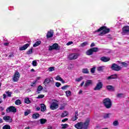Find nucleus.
I'll use <instances>...</instances> for the list:
<instances>
[{
  "label": "nucleus",
  "mask_w": 129,
  "mask_h": 129,
  "mask_svg": "<svg viewBox=\"0 0 129 129\" xmlns=\"http://www.w3.org/2000/svg\"><path fill=\"white\" fill-rule=\"evenodd\" d=\"M101 31H102V32L99 34V36H103V35H105V34H108V33H109V32H110V29L109 28H107L106 26H103L100 27L98 30H96L95 31V33L101 32Z\"/></svg>",
  "instance_id": "f257e3e1"
},
{
  "label": "nucleus",
  "mask_w": 129,
  "mask_h": 129,
  "mask_svg": "<svg viewBox=\"0 0 129 129\" xmlns=\"http://www.w3.org/2000/svg\"><path fill=\"white\" fill-rule=\"evenodd\" d=\"M103 104L105 108L109 109L112 106V102L109 98H106L103 100Z\"/></svg>",
  "instance_id": "f03ea898"
},
{
  "label": "nucleus",
  "mask_w": 129,
  "mask_h": 129,
  "mask_svg": "<svg viewBox=\"0 0 129 129\" xmlns=\"http://www.w3.org/2000/svg\"><path fill=\"white\" fill-rule=\"evenodd\" d=\"M99 50L100 49L98 48V47H93L88 50L86 53V55H88V56H90L91 55H92L93 53H96V52H98Z\"/></svg>",
  "instance_id": "7ed1b4c3"
},
{
  "label": "nucleus",
  "mask_w": 129,
  "mask_h": 129,
  "mask_svg": "<svg viewBox=\"0 0 129 129\" xmlns=\"http://www.w3.org/2000/svg\"><path fill=\"white\" fill-rule=\"evenodd\" d=\"M89 123H90V118H87L84 123H83V122H81V129L88 128Z\"/></svg>",
  "instance_id": "20e7f679"
},
{
  "label": "nucleus",
  "mask_w": 129,
  "mask_h": 129,
  "mask_svg": "<svg viewBox=\"0 0 129 129\" xmlns=\"http://www.w3.org/2000/svg\"><path fill=\"white\" fill-rule=\"evenodd\" d=\"M110 68L113 71H120L121 70V67L116 63H113Z\"/></svg>",
  "instance_id": "39448f33"
},
{
  "label": "nucleus",
  "mask_w": 129,
  "mask_h": 129,
  "mask_svg": "<svg viewBox=\"0 0 129 129\" xmlns=\"http://www.w3.org/2000/svg\"><path fill=\"white\" fill-rule=\"evenodd\" d=\"M49 51H52V50H60V46L58 43H54L52 45L49 46L48 48Z\"/></svg>",
  "instance_id": "423d86ee"
},
{
  "label": "nucleus",
  "mask_w": 129,
  "mask_h": 129,
  "mask_svg": "<svg viewBox=\"0 0 129 129\" xmlns=\"http://www.w3.org/2000/svg\"><path fill=\"white\" fill-rule=\"evenodd\" d=\"M20 77H21V75L19 72H16L15 73L14 77H13V81L14 82H18L19 80L20 79Z\"/></svg>",
  "instance_id": "0eeeda50"
},
{
  "label": "nucleus",
  "mask_w": 129,
  "mask_h": 129,
  "mask_svg": "<svg viewBox=\"0 0 129 129\" xmlns=\"http://www.w3.org/2000/svg\"><path fill=\"white\" fill-rule=\"evenodd\" d=\"M6 112L7 113H9V112H17V108L15 106H11L7 108Z\"/></svg>",
  "instance_id": "6e6552de"
},
{
  "label": "nucleus",
  "mask_w": 129,
  "mask_h": 129,
  "mask_svg": "<svg viewBox=\"0 0 129 129\" xmlns=\"http://www.w3.org/2000/svg\"><path fill=\"white\" fill-rule=\"evenodd\" d=\"M129 33V26H125L123 27L122 28V35H126V34H128Z\"/></svg>",
  "instance_id": "1a4fd4ad"
},
{
  "label": "nucleus",
  "mask_w": 129,
  "mask_h": 129,
  "mask_svg": "<svg viewBox=\"0 0 129 129\" xmlns=\"http://www.w3.org/2000/svg\"><path fill=\"white\" fill-rule=\"evenodd\" d=\"M58 107H59V105L55 102H53L50 106V108L51 110H55V109H57Z\"/></svg>",
  "instance_id": "9d476101"
},
{
  "label": "nucleus",
  "mask_w": 129,
  "mask_h": 129,
  "mask_svg": "<svg viewBox=\"0 0 129 129\" xmlns=\"http://www.w3.org/2000/svg\"><path fill=\"white\" fill-rule=\"evenodd\" d=\"M78 56H79V54L77 53H72L69 55V60H76L78 58Z\"/></svg>",
  "instance_id": "9b49d317"
},
{
  "label": "nucleus",
  "mask_w": 129,
  "mask_h": 129,
  "mask_svg": "<svg viewBox=\"0 0 129 129\" xmlns=\"http://www.w3.org/2000/svg\"><path fill=\"white\" fill-rule=\"evenodd\" d=\"M103 86V84H102V82H99L97 84L96 87L94 88V90H100V89L102 88Z\"/></svg>",
  "instance_id": "f8f14e48"
},
{
  "label": "nucleus",
  "mask_w": 129,
  "mask_h": 129,
  "mask_svg": "<svg viewBox=\"0 0 129 129\" xmlns=\"http://www.w3.org/2000/svg\"><path fill=\"white\" fill-rule=\"evenodd\" d=\"M54 81V80L53 79V78H46L43 84L45 85V87H47V84H49L50 82H53Z\"/></svg>",
  "instance_id": "ddd939ff"
},
{
  "label": "nucleus",
  "mask_w": 129,
  "mask_h": 129,
  "mask_svg": "<svg viewBox=\"0 0 129 129\" xmlns=\"http://www.w3.org/2000/svg\"><path fill=\"white\" fill-rule=\"evenodd\" d=\"M54 36V31L52 30H50L48 31L46 34L47 39H49V38H52Z\"/></svg>",
  "instance_id": "4468645a"
},
{
  "label": "nucleus",
  "mask_w": 129,
  "mask_h": 129,
  "mask_svg": "<svg viewBox=\"0 0 129 129\" xmlns=\"http://www.w3.org/2000/svg\"><path fill=\"white\" fill-rule=\"evenodd\" d=\"M30 46V44L26 43L24 44L23 46H21L19 47V50L20 51H24L25 50H26V49H28V48Z\"/></svg>",
  "instance_id": "2eb2a0df"
},
{
  "label": "nucleus",
  "mask_w": 129,
  "mask_h": 129,
  "mask_svg": "<svg viewBox=\"0 0 129 129\" xmlns=\"http://www.w3.org/2000/svg\"><path fill=\"white\" fill-rule=\"evenodd\" d=\"M3 119L7 122H12V121H13V119H12L10 116H5L3 117Z\"/></svg>",
  "instance_id": "dca6fc26"
},
{
  "label": "nucleus",
  "mask_w": 129,
  "mask_h": 129,
  "mask_svg": "<svg viewBox=\"0 0 129 129\" xmlns=\"http://www.w3.org/2000/svg\"><path fill=\"white\" fill-rule=\"evenodd\" d=\"M117 79V74L112 75L107 77V79L108 80H111V79Z\"/></svg>",
  "instance_id": "f3484780"
},
{
  "label": "nucleus",
  "mask_w": 129,
  "mask_h": 129,
  "mask_svg": "<svg viewBox=\"0 0 129 129\" xmlns=\"http://www.w3.org/2000/svg\"><path fill=\"white\" fill-rule=\"evenodd\" d=\"M100 60L102 62H108L110 60V58L106 57V56H102L100 58Z\"/></svg>",
  "instance_id": "a211bd4d"
},
{
  "label": "nucleus",
  "mask_w": 129,
  "mask_h": 129,
  "mask_svg": "<svg viewBox=\"0 0 129 129\" xmlns=\"http://www.w3.org/2000/svg\"><path fill=\"white\" fill-rule=\"evenodd\" d=\"M107 90L109 91H114V87L111 86V85H108L106 87Z\"/></svg>",
  "instance_id": "6ab92c4d"
},
{
  "label": "nucleus",
  "mask_w": 129,
  "mask_h": 129,
  "mask_svg": "<svg viewBox=\"0 0 129 129\" xmlns=\"http://www.w3.org/2000/svg\"><path fill=\"white\" fill-rule=\"evenodd\" d=\"M91 84H92V81L88 80L85 84V86L87 87V86H89V85H91Z\"/></svg>",
  "instance_id": "aec40b11"
},
{
  "label": "nucleus",
  "mask_w": 129,
  "mask_h": 129,
  "mask_svg": "<svg viewBox=\"0 0 129 129\" xmlns=\"http://www.w3.org/2000/svg\"><path fill=\"white\" fill-rule=\"evenodd\" d=\"M39 117H40V114L39 113H34L32 115V118H34V119H37Z\"/></svg>",
  "instance_id": "412c9836"
},
{
  "label": "nucleus",
  "mask_w": 129,
  "mask_h": 129,
  "mask_svg": "<svg viewBox=\"0 0 129 129\" xmlns=\"http://www.w3.org/2000/svg\"><path fill=\"white\" fill-rule=\"evenodd\" d=\"M40 108H41V111L42 112H44L45 111V110H46V107L44 104H41Z\"/></svg>",
  "instance_id": "4be33fe9"
},
{
  "label": "nucleus",
  "mask_w": 129,
  "mask_h": 129,
  "mask_svg": "<svg viewBox=\"0 0 129 129\" xmlns=\"http://www.w3.org/2000/svg\"><path fill=\"white\" fill-rule=\"evenodd\" d=\"M75 127L77 129H81V122H78L75 125Z\"/></svg>",
  "instance_id": "5701e85b"
},
{
  "label": "nucleus",
  "mask_w": 129,
  "mask_h": 129,
  "mask_svg": "<svg viewBox=\"0 0 129 129\" xmlns=\"http://www.w3.org/2000/svg\"><path fill=\"white\" fill-rule=\"evenodd\" d=\"M68 115V112L64 111L61 114V117H65Z\"/></svg>",
  "instance_id": "b1692460"
},
{
  "label": "nucleus",
  "mask_w": 129,
  "mask_h": 129,
  "mask_svg": "<svg viewBox=\"0 0 129 129\" xmlns=\"http://www.w3.org/2000/svg\"><path fill=\"white\" fill-rule=\"evenodd\" d=\"M39 120H40L41 124H45V123H46V122H47V119H46L41 118Z\"/></svg>",
  "instance_id": "393cba45"
},
{
  "label": "nucleus",
  "mask_w": 129,
  "mask_h": 129,
  "mask_svg": "<svg viewBox=\"0 0 129 129\" xmlns=\"http://www.w3.org/2000/svg\"><path fill=\"white\" fill-rule=\"evenodd\" d=\"M105 67L104 66H100V67H98L97 68V71H98L99 72H102L103 71V68Z\"/></svg>",
  "instance_id": "a878e982"
},
{
  "label": "nucleus",
  "mask_w": 129,
  "mask_h": 129,
  "mask_svg": "<svg viewBox=\"0 0 129 129\" xmlns=\"http://www.w3.org/2000/svg\"><path fill=\"white\" fill-rule=\"evenodd\" d=\"M41 43H42V42L41 41H36L33 44V47H38V46H39V45H41Z\"/></svg>",
  "instance_id": "bb28decb"
},
{
  "label": "nucleus",
  "mask_w": 129,
  "mask_h": 129,
  "mask_svg": "<svg viewBox=\"0 0 129 129\" xmlns=\"http://www.w3.org/2000/svg\"><path fill=\"white\" fill-rule=\"evenodd\" d=\"M82 72L84 74H89V71H88V69H83Z\"/></svg>",
  "instance_id": "cd10ccee"
},
{
  "label": "nucleus",
  "mask_w": 129,
  "mask_h": 129,
  "mask_svg": "<svg viewBox=\"0 0 129 129\" xmlns=\"http://www.w3.org/2000/svg\"><path fill=\"white\" fill-rule=\"evenodd\" d=\"M26 54L27 55H31V54H33V48H30L27 52Z\"/></svg>",
  "instance_id": "c85d7f7f"
},
{
  "label": "nucleus",
  "mask_w": 129,
  "mask_h": 129,
  "mask_svg": "<svg viewBox=\"0 0 129 129\" xmlns=\"http://www.w3.org/2000/svg\"><path fill=\"white\" fill-rule=\"evenodd\" d=\"M110 115H111V113H106L104 114V115L103 116V118H105V119H106V118H109L110 117Z\"/></svg>",
  "instance_id": "c756f323"
},
{
  "label": "nucleus",
  "mask_w": 129,
  "mask_h": 129,
  "mask_svg": "<svg viewBox=\"0 0 129 129\" xmlns=\"http://www.w3.org/2000/svg\"><path fill=\"white\" fill-rule=\"evenodd\" d=\"M15 104L16 105H20V104H22V102H21V100L18 99L15 101Z\"/></svg>",
  "instance_id": "7c9ffc66"
},
{
  "label": "nucleus",
  "mask_w": 129,
  "mask_h": 129,
  "mask_svg": "<svg viewBox=\"0 0 129 129\" xmlns=\"http://www.w3.org/2000/svg\"><path fill=\"white\" fill-rule=\"evenodd\" d=\"M3 129H11V126L9 124H6L3 127Z\"/></svg>",
  "instance_id": "2f4dec72"
},
{
  "label": "nucleus",
  "mask_w": 129,
  "mask_h": 129,
  "mask_svg": "<svg viewBox=\"0 0 129 129\" xmlns=\"http://www.w3.org/2000/svg\"><path fill=\"white\" fill-rule=\"evenodd\" d=\"M96 69V67L94 66L93 68L91 69V73L94 74L95 73V70Z\"/></svg>",
  "instance_id": "473e14b6"
},
{
  "label": "nucleus",
  "mask_w": 129,
  "mask_h": 129,
  "mask_svg": "<svg viewBox=\"0 0 129 129\" xmlns=\"http://www.w3.org/2000/svg\"><path fill=\"white\" fill-rule=\"evenodd\" d=\"M116 97L118 98H121L123 97V94L118 93V94H117Z\"/></svg>",
  "instance_id": "72a5a7b5"
},
{
  "label": "nucleus",
  "mask_w": 129,
  "mask_h": 129,
  "mask_svg": "<svg viewBox=\"0 0 129 129\" xmlns=\"http://www.w3.org/2000/svg\"><path fill=\"white\" fill-rule=\"evenodd\" d=\"M87 45H88V41H85L81 44V47H85V46H87Z\"/></svg>",
  "instance_id": "f704fd0d"
},
{
  "label": "nucleus",
  "mask_w": 129,
  "mask_h": 129,
  "mask_svg": "<svg viewBox=\"0 0 129 129\" xmlns=\"http://www.w3.org/2000/svg\"><path fill=\"white\" fill-rule=\"evenodd\" d=\"M61 128H67L69 125L68 124H61Z\"/></svg>",
  "instance_id": "c9c22d12"
},
{
  "label": "nucleus",
  "mask_w": 129,
  "mask_h": 129,
  "mask_svg": "<svg viewBox=\"0 0 129 129\" xmlns=\"http://www.w3.org/2000/svg\"><path fill=\"white\" fill-rule=\"evenodd\" d=\"M78 118V117H77V115H75L72 117V120L73 121H75V120H76Z\"/></svg>",
  "instance_id": "e433bc0d"
},
{
  "label": "nucleus",
  "mask_w": 129,
  "mask_h": 129,
  "mask_svg": "<svg viewBox=\"0 0 129 129\" xmlns=\"http://www.w3.org/2000/svg\"><path fill=\"white\" fill-rule=\"evenodd\" d=\"M6 94L8 97H12V92H9V91L6 92Z\"/></svg>",
  "instance_id": "4c0bfd02"
},
{
  "label": "nucleus",
  "mask_w": 129,
  "mask_h": 129,
  "mask_svg": "<svg viewBox=\"0 0 129 129\" xmlns=\"http://www.w3.org/2000/svg\"><path fill=\"white\" fill-rule=\"evenodd\" d=\"M31 113V111L30 110H28L24 112V115L25 116H27V115H29Z\"/></svg>",
  "instance_id": "58836bf2"
},
{
  "label": "nucleus",
  "mask_w": 129,
  "mask_h": 129,
  "mask_svg": "<svg viewBox=\"0 0 129 129\" xmlns=\"http://www.w3.org/2000/svg\"><path fill=\"white\" fill-rule=\"evenodd\" d=\"M69 87H70L69 85H65L61 87V89H62V90H66Z\"/></svg>",
  "instance_id": "ea45409f"
},
{
  "label": "nucleus",
  "mask_w": 129,
  "mask_h": 129,
  "mask_svg": "<svg viewBox=\"0 0 129 129\" xmlns=\"http://www.w3.org/2000/svg\"><path fill=\"white\" fill-rule=\"evenodd\" d=\"M37 91H41L42 90H43V87H42V86L40 85L37 87Z\"/></svg>",
  "instance_id": "a19ab883"
},
{
  "label": "nucleus",
  "mask_w": 129,
  "mask_h": 129,
  "mask_svg": "<svg viewBox=\"0 0 129 129\" xmlns=\"http://www.w3.org/2000/svg\"><path fill=\"white\" fill-rule=\"evenodd\" d=\"M25 103H27V104L31 103V100H30V99H29V98L25 99Z\"/></svg>",
  "instance_id": "79ce46f5"
},
{
  "label": "nucleus",
  "mask_w": 129,
  "mask_h": 129,
  "mask_svg": "<svg viewBox=\"0 0 129 129\" xmlns=\"http://www.w3.org/2000/svg\"><path fill=\"white\" fill-rule=\"evenodd\" d=\"M54 70H55V68L51 67H49L48 68V71L49 72H52V71H54Z\"/></svg>",
  "instance_id": "37998d69"
},
{
  "label": "nucleus",
  "mask_w": 129,
  "mask_h": 129,
  "mask_svg": "<svg viewBox=\"0 0 129 129\" xmlns=\"http://www.w3.org/2000/svg\"><path fill=\"white\" fill-rule=\"evenodd\" d=\"M66 94L67 96H70V95H71V91H66Z\"/></svg>",
  "instance_id": "c03bdc74"
},
{
  "label": "nucleus",
  "mask_w": 129,
  "mask_h": 129,
  "mask_svg": "<svg viewBox=\"0 0 129 129\" xmlns=\"http://www.w3.org/2000/svg\"><path fill=\"white\" fill-rule=\"evenodd\" d=\"M113 124L114 126H116V125H118V121L115 120L113 122Z\"/></svg>",
  "instance_id": "a18cd8bd"
},
{
  "label": "nucleus",
  "mask_w": 129,
  "mask_h": 129,
  "mask_svg": "<svg viewBox=\"0 0 129 129\" xmlns=\"http://www.w3.org/2000/svg\"><path fill=\"white\" fill-rule=\"evenodd\" d=\"M37 64H38V63L37 62V61L33 60L32 61V65H33V66H34V67L37 66Z\"/></svg>",
  "instance_id": "49530a36"
},
{
  "label": "nucleus",
  "mask_w": 129,
  "mask_h": 129,
  "mask_svg": "<svg viewBox=\"0 0 129 129\" xmlns=\"http://www.w3.org/2000/svg\"><path fill=\"white\" fill-rule=\"evenodd\" d=\"M62 79V78L60 77V76H57L56 77V80H57V81H61Z\"/></svg>",
  "instance_id": "de8ad7c7"
},
{
  "label": "nucleus",
  "mask_w": 129,
  "mask_h": 129,
  "mask_svg": "<svg viewBox=\"0 0 129 129\" xmlns=\"http://www.w3.org/2000/svg\"><path fill=\"white\" fill-rule=\"evenodd\" d=\"M45 97V95H39L37 97V98L40 99V98H44Z\"/></svg>",
  "instance_id": "09e8293b"
},
{
  "label": "nucleus",
  "mask_w": 129,
  "mask_h": 129,
  "mask_svg": "<svg viewBox=\"0 0 129 129\" xmlns=\"http://www.w3.org/2000/svg\"><path fill=\"white\" fill-rule=\"evenodd\" d=\"M55 86H56V87H60V86H61V83H60L59 82H56Z\"/></svg>",
  "instance_id": "8fccbe9b"
},
{
  "label": "nucleus",
  "mask_w": 129,
  "mask_h": 129,
  "mask_svg": "<svg viewBox=\"0 0 129 129\" xmlns=\"http://www.w3.org/2000/svg\"><path fill=\"white\" fill-rule=\"evenodd\" d=\"M122 65L124 66V67H126L127 66H128V64L127 63H125V62H121Z\"/></svg>",
  "instance_id": "3c124183"
},
{
  "label": "nucleus",
  "mask_w": 129,
  "mask_h": 129,
  "mask_svg": "<svg viewBox=\"0 0 129 129\" xmlns=\"http://www.w3.org/2000/svg\"><path fill=\"white\" fill-rule=\"evenodd\" d=\"M14 52L11 53L9 55V58H13V57H14Z\"/></svg>",
  "instance_id": "603ef678"
},
{
  "label": "nucleus",
  "mask_w": 129,
  "mask_h": 129,
  "mask_svg": "<svg viewBox=\"0 0 129 129\" xmlns=\"http://www.w3.org/2000/svg\"><path fill=\"white\" fill-rule=\"evenodd\" d=\"M76 81H77V82H80V81H81V77L78 79H76Z\"/></svg>",
  "instance_id": "864d4df0"
},
{
  "label": "nucleus",
  "mask_w": 129,
  "mask_h": 129,
  "mask_svg": "<svg viewBox=\"0 0 129 129\" xmlns=\"http://www.w3.org/2000/svg\"><path fill=\"white\" fill-rule=\"evenodd\" d=\"M72 44H73V42L72 41H69V42H68L67 43V46H70V45H72Z\"/></svg>",
  "instance_id": "5fc2aeb1"
},
{
  "label": "nucleus",
  "mask_w": 129,
  "mask_h": 129,
  "mask_svg": "<svg viewBox=\"0 0 129 129\" xmlns=\"http://www.w3.org/2000/svg\"><path fill=\"white\" fill-rule=\"evenodd\" d=\"M67 120H68V118H66L62 119L61 120V122H65L66 121H67Z\"/></svg>",
  "instance_id": "6e6d98bb"
},
{
  "label": "nucleus",
  "mask_w": 129,
  "mask_h": 129,
  "mask_svg": "<svg viewBox=\"0 0 129 129\" xmlns=\"http://www.w3.org/2000/svg\"><path fill=\"white\" fill-rule=\"evenodd\" d=\"M0 110L1 111H4V110H5V107L0 106Z\"/></svg>",
  "instance_id": "4d7b16f0"
},
{
  "label": "nucleus",
  "mask_w": 129,
  "mask_h": 129,
  "mask_svg": "<svg viewBox=\"0 0 129 129\" xmlns=\"http://www.w3.org/2000/svg\"><path fill=\"white\" fill-rule=\"evenodd\" d=\"M95 46V44H94V42H92L90 45L91 48H92V47H94Z\"/></svg>",
  "instance_id": "13d9d810"
},
{
  "label": "nucleus",
  "mask_w": 129,
  "mask_h": 129,
  "mask_svg": "<svg viewBox=\"0 0 129 129\" xmlns=\"http://www.w3.org/2000/svg\"><path fill=\"white\" fill-rule=\"evenodd\" d=\"M64 106H62L61 107H59V109L60 110H63V109H64Z\"/></svg>",
  "instance_id": "bf43d9fd"
},
{
  "label": "nucleus",
  "mask_w": 129,
  "mask_h": 129,
  "mask_svg": "<svg viewBox=\"0 0 129 129\" xmlns=\"http://www.w3.org/2000/svg\"><path fill=\"white\" fill-rule=\"evenodd\" d=\"M7 98V95L4 94H3V98L4 99H6V98Z\"/></svg>",
  "instance_id": "052dcab7"
},
{
  "label": "nucleus",
  "mask_w": 129,
  "mask_h": 129,
  "mask_svg": "<svg viewBox=\"0 0 129 129\" xmlns=\"http://www.w3.org/2000/svg\"><path fill=\"white\" fill-rule=\"evenodd\" d=\"M36 110L38 111L39 110H40V109H41V108H40V107H37L36 108Z\"/></svg>",
  "instance_id": "680f3d73"
},
{
  "label": "nucleus",
  "mask_w": 129,
  "mask_h": 129,
  "mask_svg": "<svg viewBox=\"0 0 129 129\" xmlns=\"http://www.w3.org/2000/svg\"><path fill=\"white\" fill-rule=\"evenodd\" d=\"M60 81L63 84L65 83V81L63 80V79H61V80H60Z\"/></svg>",
  "instance_id": "e2e57ef3"
},
{
  "label": "nucleus",
  "mask_w": 129,
  "mask_h": 129,
  "mask_svg": "<svg viewBox=\"0 0 129 129\" xmlns=\"http://www.w3.org/2000/svg\"><path fill=\"white\" fill-rule=\"evenodd\" d=\"M47 129H53V127H52L51 126H49L47 127Z\"/></svg>",
  "instance_id": "0e129e2a"
},
{
  "label": "nucleus",
  "mask_w": 129,
  "mask_h": 129,
  "mask_svg": "<svg viewBox=\"0 0 129 129\" xmlns=\"http://www.w3.org/2000/svg\"><path fill=\"white\" fill-rule=\"evenodd\" d=\"M75 115H77V116H78V111H76V112H75Z\"/></svg>",
  "instance_id": "69168bd1"
},
{
  "label": "nucleus",
  "mask_w": 129,
  "mask_h": 129,
  "mask_svg": "<svg viewBox=\"0 0 129 129\" xmlns=\"http://www.w3.org/2000/svg\"><path fill=\"white\" fill-rule=\"evenodd\" d=\"M40 79H41V77H38L36 78V80H40Z\"/></svg>",
  "instance_id": "338daca9"
},
{
  "label": "nucleus",
  "mask_w": 129,
  "mask_h": 129,
  "mask_svg": "<svg viewBox=\"0 0 129 129\" xmlns=\"http://www.w3.org/2000/svg\"><path fill=\"white\" fill-rule=\"evenodd\" d=\"M3 122V119L0 118V123H2Z\"/></svg>",
  "instance_id": "774afa93"
}]
</instances>
